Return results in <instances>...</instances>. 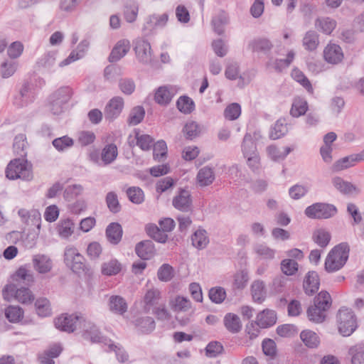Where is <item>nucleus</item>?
Instances as JSON below:
<instances>
[{
	"mask_svg": "<svg viewBox=\"0 0 364 364\" xmlns=\"http://www.w3.org/2000/svg\"><path fill=\"white\" fill-rule=\"evenodd\" d=\"M251 294L255 302L262 303L267 296L264 282L259 279L255 280L251 285Z\"/></svg>",
	"mask_w": 364,
	"mask_h": 364,
	"instance_id": "nucleus-25",
	"label": "nucleus"
},
{
	"mask_svg": "<svg viewBox=\"0 0 364 364\" xmlns=\"http://www.w3.org/2000/svg\"><path fill=\"white\" fill-rule=\"evenodd\" d=\"M332 183L334 187L343 194H351L356 191V187L351 183L344 181L341 177L333 178Z\"/></svg>",
	"mask_w": 364,
	"mask_h": 364,
	"instance_id": "nucleus-40",
	"label": "nucleus"
},
{
	"mask_svg": "<svg viewBox=\"0 0 364 364\" xmlns=\"http://www.w3.org/2000/svg\"><path fill=\"white\" fill-rule=\"evenodd\" d=\"M192 200L189 191L181 190L173 199V205L182 212H188L191 209Z\"/></svg>",
	"mask_w": 364,
	"mask_h": 364,
	"instance_id": "nucleus-16",
	"label": "nucleus"
},
{
	"mask_svg": "<svg viewBox=\"0 0 364 364\" xmlns=\"http://www.w3.org/2000/svg\"><path fill=\"white\" fill-rule=\"evenodd\" d=\"M336 21L329 17H320L315 21V27L322 33L329 35L335 29Z\"/></svg>",
	"mask_w": 364,
	"mask_h": 364,
	"instance_id": "nucleus-32",
	"label": "nucleus"
},
{
	"mask_svg": "<svg viewBox=\"0 0 364 364\" xmlns=\"http://www.w3.org/2000/svg\"><path fill=\"white\" fill-rule=\"evenodd\" d=\"M291 77L294 80H296L301 85H302L309 93H314V89L311 85V83L306 77V76L300 70L297 68L293 69L291 71Z\"/></svg>",
	"mask_w": 364,
	"mask_h": 364,
	"instance_id": "nucleus-45",
	"label": "nucleus"
},
{
	"mask_svg": "<svg viewBox=\"0 0 364 364\" xmlns=\"http://www.w3.org/2000/svg\"><path fill=\"white\" fill-rule=\"evenodd\" d=\"M336 317L338 332L343 336H349L356 330L358 327L356 317L351 309L346 307L341 308Z\"/></svg>",
	"mask_w": 364,
	"mask_h": 364,
	"instance_id": "nucleus-5",
	"label": "nucleus"
},
{
	"mask_svg": "<svg viewBox=\"0 0 364 364\" xmlns=\"http://www.w3.org/2000/svg\"><path fill=\"white\" fill-rule=\"evenodd\" d=\"M109 307L112 312L122 315L127 311V304L120 296H112L109 299Z\"/></svg>",
	"mask_w": 364,
	"mask_h": 364,
	"instance_id": "nucleus-35",
	"label": "nucleus"
},
{
	"mask_svg": "<svg viewBox=\"0 0 364 364\" xmlns=\"http://www.w3.org/2000/svg\"><path fill=\"white\" fill-rule=\"evenodd\" d=\"M323 57L327 63L336 65L343 60L344 54L340 46L329 43L323 50Z\"/></svg>",
	"mask_w": 364,
	"mask_h": 364,
	"instance_id": "nucleus-14",
	"label": "nucleus"
},
{
	"mask_svg": "<svg viewBox=\"0 0 364 364\" xmlns=\"http://www.w3.org/2000/svg\"><path fill=\"white\" fill-rule=\"evenodd\" d=\"M302 45L306 50H315L319 45V36L315 31H308L302 39Z\"/></svg>",
	"mask_w": 364,
	"mask_h": 364,
	"instance_id": "nucleus-33",
	"label": "nucleus"
},
{
	"mask_svg": "<svg viewBox=\"0 0 364 364\" xmlns=\"http://www.w3.org/2000/svg\"><path fill=\"white\" fill-rule=\"evenodd\" d=\"M27 145L26 137L24 134H18L16 136L14 141V152L21 156H26V148Z\"/></svg>",
	"mask_w": 364,
	"mask_h": 364,
	"instance_id": "nucleus-57",
	"label": "nucleus"
},
{
	"mask_svg": "<svg viewBox=\"0 0 364 364\" xmlns=\"http://www.w3.org/2000/svg\"><path fill=\"white\" fill-rule=\"evenodd\" d=\"M129 49L130 43L128 40L123 39L118 41L109 56V61L114 63L119 60L129 52Z\"/></svg>",
	"mask_w": 364,
	"mask_h": 364,
	"instance_id": "nucleus-19",
	"label": "nucleus"
},
{
	"mask_svg": "<svg viewBox=\"0 0 364 364\" xmlns=\"http://www.w3.org/2000/svg\"><path fill=\"white\" fill-rule=\"evenodd\" d=\"M36 312L41 317H46L50 315L49 301L47 299H38L35 303Z\"/></svg>",
	"mask_w": 364,
	"mask_h": 364,
	"instance_id": "nucleus-64",
	"label": "nucleus"
},
{
	"mask_svg": "<svg viewBox=\"0 0 364 364\" xmlns=\"http://www.w3.org/2000/svg\"><path fill=\"white\" fill-rule=\"evenodd\" d=\"M32 92L29 85L25 84L19 91V93L15 96L14 104L17 107H23L32 101Z\"/></svg>",
	"mask_w": 364,
	"mask_h": 364,
	"instance_id": "nucleus-29",
	"label": "nucleus"
},
{
	"mask_svg": "<svg viewBox=\"0 0 364 364\" xmlns=\"http://www.w3.org/2000/svg\"><path fill=\"white\" fill-rule=\"evenodd\" d=\"M124 99L122 97L116 96L112 97L107 104L104 109V114L106 119L113 121L122 113L124 108Z\"/></svg>",
	"mask_w": 364,
	"mask_h": 364,
	"instance_id": "nucleus-12",
	"label": "nucleus"
},
{
	"mask_svg": "<svg viewBox=\"0 0 364 364\" xmlns=\"http://www.w3.org/2000/svg\"><path fill=\"white\" fill-rule=\"evenodd\" d=\"M172 309L175 311H186L191 307V302L186 297L177 296L170 301Z\"/></svg>",
	"mask_w": 364,
	"mask_h": 364,
	"instance_id": "nucleus-42",
	"label": "nucleus"
},
{
	"mask_svg": "<svg viewBox=\"0 0 364 364\" xmlns=\"http://www.w3.org/2000/svg\"><path fill=\"white\" fill-rule=\"evenodd\" d=\"M122 233V228L118 223H112L106 228V237L113 245H117L121 241Z\"/></svg>",
	"mask_w": 364,
	"mask_h": 364,
	"instance_id": "nucleus-27",
	"label": "nucleus"
},
{
	"mask_svg": "<svg viewBox=\"0 0 364 364\" xmlns=\"http://www.w3.org/2000/svg\"><path fill=\"white\" fill-rule=\"evenodd\" d=\"M192 245L198 250L205 249L209 243V237L205 230L199 228L191 236Z\"/></svg>",
	"mask_w": 364,
	"mask_h": 364,
	"instance_id": "nucleus-28",
	"label": "nucleus"
},
{
	"mask_svg": "<svg viewBox=\"0 0 364 364\" xmlns=\"http://www.w3.org/2000/svg\"><path fill=\"white\" fill-rule=\"evenodd\" d=\"M312 239L321 247H326L330 242L331 235L327 231L320 229L314 232Z\"/></svg>",
	"mask_w": 364,
	"mask_h": 364,
	"instance_id": "nucleus-56",
	"label": "nucleus"
},
{
	"mask_svg": "<svg viewBox=\"0 0 364 364\" xmlns=\"http://www.w3.org/2000/svg\"><path fill=\"white\" fill-rule=\"evenodd\" d=\"M288 132L287 123L284 118L279 119L274 127L271 129L269 137L273 139H278L284 136Z\"/></svg>",
	"mask_w": 364,
	"mask_h": 364,
	"instance_id": "nucleus-37",
	"label": "nucleus"
},
{
	"mask_svg": "<svg viewBox=\"0 0 364 364\" xmlns=\"http://www.w3.org/2000/svg\"><path fill=\"white\" fill-rule=\"evenodd\" d=\"M80 328L82 329L81 336L85 340L89 341L92 343H105L107 344V339L102 336L100 329L92 322L87 321L84 318Z\"/></svg>",
	"mask_w": 364,
	"mask_h": 364,
	"instance_id": "nucleus-10",
	"label": "nucleus"
},
{
	"mask_svg": "<svg viewBox=\"0 0 364 364\" xmlns=\"http://www.w3.org/2000/svg\"><path fill=\"white\" fill-rule=\"evenodd\" d=\"M5 316L11 323L18 322L23 316V310L15 306H9L5 309Z\"/></svg>",
	"mask_w": 364,
	"mask_h": 364,
	"instance_id": "nucleus-50",
	"label": "nucleus"
},
{
	"mask_svg": "<svg viewBox=\"0 0 364 364\" xmlns=\"http://www.w3.org/2000/svg\"><path fill=\"white\" fill-rule=\"evenodd\" d=\"M129 200L135 204H141L144 200V191L139 187L133 186L127 190Z\"/></svg>",
	"mask_w": 364,
	"mask_h": 364,
	"instance_id": "nucleus-58",
	"label": "nucleus"
},
{
	"mask_svg": "<svg viewBox=\"0 0 364 364\" xmlns=\"http://www.w3.org/2000/svg\"><path fill=\"white\" fill-rule=\"evenodd\" d=\"M228 23L227 14L224 11L219 12L212 19V25L215 33L221 35L223 33V26Z\"/></svg>",
	"mask_w": 364,
	"mask_h": 364,
	"instance_id": "nucleus-54",
	"label": "nucleus"
},
{
	"mask_svg": "<svg viewBox=\"0 0 364 364\" xmlns=\"http://www.w3.org/2000/svg\"><path fill=\"white\" fill-rule=\"evenodd\" d=\"M255 252L263 259H273L276 250L265 244H257L254 247Z\"/></svg>",
	"mask_w": 364,
	"mask_h": 364,
	"instance_id": "nucleus-47",
	"label": "nucleus"
},
{
	"mask_svg": "<svg viewBox=\"0 0 364 364\" xmlns=\"http://www.w3.org/2000/svg\"><path fill=\"white\" fill-rule=\"evenodd\" d=\"M82 321H84V316L81 314H65L55 318L54 323L56 328L62 331L72 333L77 328L81 327Z\"/></svg>",
	"mask_w": 364,
	"mask_h": 364,
	"instance_id": "nucleus-7",
	"label": "nucleus"
},
{
	"mask_svg": "<svg viewBox=\"0 0 364 364\" xmlns=\"http://www.w3.org/2000/svg\"><path fill=\"white\" fill-rule=\"evenodd\" d=\"M146 230L151 237L159 242L164 243L167 240L168 235L166 232L156 225H148L146 228Z\"/></svg>",
	"mask_w": 364,
	"mask_h": 364,
	"instance_id": "nucleus-39",
	"label": "nucleus"
},
{
	"mask_svg": "<svg viewBox=\"0 0 364 364\" xmlns=\"http://www.w3.org/2000/svg\"><path fill=\"white\" fill-rule=\"evenodd\" d=\"M90 46L89 41L87 40L82 41L77 46L76 50H73L69 56L59 63L60 67H64L73 62H75L83 57L85 53Z\"/></svg>",
	"mask_w": 364,
	"mask_h": 364,
	"instance_id": "nucleus-17",
	"label": "nucleus"
},
{
	"mask_svg": "<svg viewBox=\"0 0 364 364\" xmlns=\"http://www.w3.org/2000/svg\"><path fill=\"white\" fill-rule=\"evenodd\" d=\"M331 306V298L328 292L321 291L314 298V305L310 306L306 311L309 321L321 323L326 319V311Z\"/></svg>",
	"mask_w": 364,
	"mask_h": 364,
	"instance_id": "nucleus-1",
	"label": "nucleus"
},
{
	"mask_svg": "<svg viewBox=\"0 0 364 364\" xmlns=\"http://www.w3.org/2000/svg\"><path fill=\"white\" fill-rule=\"evenodd\" d=\"M173 97L172 93L166 87H160L155 93L154 99L161 105L168 104Z\"/></svg>",
	"mask_w": 364,
	"mask_h": 364,
	"instance_id": "nucleus-48",
	"label": "nucleus"
},
{
	"mask_svg": "<svg viewBox=\"0 0 364 364\" xmlns=\"http://www.w3.org/2000/svg\"><path fill=\"white\" fill-rule=\"evenodd\" d=\"M84 257L79 252L77 249L73 246H68L64 251V262L71 270L76 273L80 274L85 271Z\"/></svg>",
	"mask_w": 364,
	"mask_h": 364,
	"instance_id": "nucleus-6",
	"label": "nucleus"
},
{
	"mask_svg": "<svg viewBox=\"0 0 364 364\" xmlns=\"http://www.w3.org/2000/svg\"><path fill=\"white\" fill-rule=\"evenodd\" d=\"M118 156V149L116 144L110 143L104 146L101 151V161L103 166L112 164Z\"/></svg>",
	"mask_w": 364,
	"mask_h": 364,
	"instance_id": "nucleus-23",
	"label": "nucleus"
},
{
	"mask_svg": "<svg viewBox=\"0 0 364 364\" xmlns=\"http://www.w3.org/2000/svg\"><path fill=\"white\" fill-rule=\"evenodd\" d=\"M350 247L348 243L342 242L335 246L328 254L325 260V269L333 272L341 269L349 257Z\"/></svg>",
	"mask_w": 364,
	"mask_h": 364,
	"instance_id": "nucleus-2",
	"label": "nucleus"
},
{
	"mask_svg": "<svg viewBox=\"0 0 364 364\" xmlns=\"http://www.w3.org/2000/svg\"><path fill=\"white\" fill-rule=\"evenodd\" d=\"M273 47L272 42L266 38H256L249 41L247 48L252 52L267 53Z\"/></svg>",
	"mask_w": 364,
	"mask_h": 364,
	"instance_id": "nucleus-22",
	"label": "nucleus"
},
{
	"mask_svg": "<svg viewBox=\"0 0 364 364\" xmlns=\"http://www.w3.org/2000/svg\"><path fill=\"white\" fill-rule=\"evenodd\" d=\"M301 339L309 348H316L320 343L318 335L309 330L303 331L300 334Z\"/></svg>",
	"mask_w": 364,
	"mask_h": 364,
	"instance_id": "nucleus-46",
	"label": "nucleus"
},
{
	"mask_svg": "<svg viewBox=\"0 0 364 364\" xmlns=\"http://www.w3.org/2000/svg\"><path fill=\"white\" fill-rule=\"evenodd\" d=\"M4 299L9 301L11 297L14 296L19 302L22 304H29L34 299L31 291L26 287L16 289L15 284H7L3 289Z\"/></svg>",
	"mask_w": 364,
	"mask_h": 364,
	"instance_id": "nucleus-9",
	"label": "nucleus"
},
{
	"mask_svg": "<svg viewBox=\"0 0 364 364\" xmlns=\"http://www.w3.org/2000/svg\"><path fill=\"white\" fill-rule=\"evenodd\" d=\"M215 178L213 169L209 166L201 168L197 174L196 180L198 185L201 187L210 186Z\"/></svg>",
	"mask_w": 364,
	"mask_h": 364,
	"instance_id": "nucleus-24",
	"label": "nucleus"
},
{
	"mask_svg": "<svg viewBox=\"0 0 364 364\" xmlns=\"http://www.w3.org/2000/svg\"><path fill=\"white\" fill-rule=\"evenodd\" d=\"M225 328L231 333H238L242 328L240 318L236 314L228 313L224 317Z\"/></svg>",
	"mask_w": 364,
	"mask_h": 364,
	"instance_id": "nucleus-36",
	"label": "nucleus"
},
{
	"mask_svg": "<svg viewBox=\"0 0 364 364\" xmlns=\"http://www.w3.org/2000/svg\"><path fill=\"white\" fill-rule=\"evenodd\" d=\"M139 12V5L136 2L126 4L124 9V17L129 23L136 21Z\"/></svg>",
	"mask_w": 364,
	"mask_h": 364,
	"instance_id": "nucleus-55",
	"label": "nucleus"
},
{
	"mask_svg": "<svg viewBox=\"0 0 364 364\" xmlns=\"http://www.w3.org/2000/svg\"><path fill=\"white\" fill-rule=\"evenodd\" d=\"M241 147L244 156L257 153L255 143L250 134L245 135Z\"/></svg>",
	"mask_w": 364,
	"mask_h": 364,
	"instance_id": "nucleus-59",
	"label": "nucleus"
},
{
	"mask_svg": "<svg viewBox=\"0 0 364 364\" xmlns=\"http://www.w3.org/2000/svg\"><path fill=\"white\" fill-rule=\"evenodd\" d=\"M183 132L186 139H193L200 134V128L197 122L189 121L184 125Z\"/></svg>",
	"mask_w": 364,
	"mask_h": 364,
	"instance_id": "nucleus-51",
	"label": "nucleus"
},
{
	"mask_svg": "<svg viewBox=\"0 0 364 364\" xmlns=\"http://www.w3.org/2000/svg\"><path fill=\"white\" fill-rule=\"evenodd\" d=\"M134 51L139 63L148 65L152 61V51L150 43L143 38H138L134 42Z\"/></svg>",
	"mask_w": 364,
	"mask_h": 364,
	"instance_id": "nucleus-11",
	"label": "nucleus"
},
{
	"mask_svg": "<svg viewBox=\"0 0 364 364\" xmlns=\"http://www.w3.org/2000/svg\"><path fill=\"white\" fill-rule=\"evenodd\" d=\"M75 225L69 218L60 220L57 226V231L61 238L67 239L71 236L75 230Z\"/></svg>",
	"mask_w": 364,
	"mask_h": 364,
	"instance_id": "nucleus-34",
	"label": "nucleus"
},
{
	"mask_svg": "<svg viewBox=\"0 0 364 364\" xmlns=\"http://www.w3.org/2000/svg\"><path fill=\"white\" fill-rule=\"evenodd\" d=\"M145 110L144 107L141 106H136L131 110L127 122L129 125H137L143 120Z\"/></svg>",
	"mask_w": 364,
	"mask_h": 364,
	"instance_id": "nucleus-52",
	"label": "nucleus"
},
{
	"mask_svg": "<svg viewBox=\"0 0 364 364\" xmlns=\"http://www.w3.org/2000/svg\"><path fill=\"white\" fill-rule=\"evenodd\" d=\"M17 67V62L12 60L4 61L1 65L0 74L4 78H8L14 74Z\"/></svg>",
	"mask_w": 364,
	"mask_h": 364,
	"instance_id": "nucleus-63",
	"label": "nucleus"
},
{
	"mask_svg": "<svg viewBox=\"0 0 364 364\" xmlns=\"http://www.w3.org/2000/svg\"><path fill=\"white\" fill-rule=\"evenodd\" d=\"M18 215L21 222L28 226H35L39 230L41 228V215L38 210L32 209L26 210L21 208L18 210Z\"/></svg>",
	"mask_w": 364,
	"mask_h": 364,
	"instance_id": "nucleus-13",
	"label": "nucleus"
},
{
	"mask_svg": "<svg viewBox=\"0 0 364 364\" xmlns=\"http://www.w3.org/2000/svg\"><path fill=\"white\" fill-rule=\"evenodd\" d=\"M135 326L143 333H149L155 329V321L150 316H144L135 320Z\"/></svg>",
	"mask_w": 364,
	"mask_h": 364,
	"instance_id": "nucleus-38",
	"label": "nucleus"
},
{
	"mask_svg": "<svg viewBox=\"0 0 364 364\" xmlns=\"http://www.w3.org/2000/svg\"><path fill=\"white\" fill-rule=\"evenodd\" d=\"M105 201L108 209L112 213H117L121 210L122 207L119 202L117 194L115 192H108Z\"/></svg>",
	"mask_w": 364,
	"mask_h": 364,
	"instance_id": "nucleus-53",
	"label": "nucleus"
},
{
	"mask_svg": "<svg viewBox=\"0 0 364 364\" xmlns=\"http://www.w3.org/2000/svg\"><path fill=\"white\" fill-rule=\"evenodd\" d=\"M291 151L292 149L289 146L284 147L282 149L275 145H270L267 147L269 157L274 161L284 160Z\"/></svg>",
	"mask_w": 364,
	"mask_h": 364,
	"instance_id": "nucleus-31",
	"label": "nucleus"
},
{
	"mask_svg": "<svg viewBox=\"0 0 364 364\" xmlns=\"http://www.w3.org/2000/svg\"><path fill=\"white\" fill-rule=\"evenodd\" d=\"M294 52L291 50L287 53L285 59H276L271 65L276 71L281 72L283 69L289 66L294 58Z\"/></svg>",
	"mask_w": 364,
	"mask_h": 364,
	"instance_id": "nucleus-61",
	"label": "nucleus"
},
{
	"mask_svg": "<svg viewBox=\"0 0 364 364\" xmlns=\"http://www.w3.org/2000/svg\"><path fill=\"white\" fill-rule=\"evenodd\" d=\"M359 161L360 160L358 154H351L336 161L333 165V170L334 171H340L355 166Z\"/></svg>",
	"mask_w": 364,
	"mask_h": 364,
	"instance_id": "nucleus-30",
	"label": "nucleus"
},
{
	"mask_svg": "<svg viewBox=\"0 0 364 364\" xmlns=\"http://www.w3.org/2000/svg\"><path fill=\"white\" fill-rule=\"evenodd\" d=\"M352 364H364V345L357 344L350 348Z\"/></svg>",
	"mask_w": 364,
	"mask_h": 364,
	"instance_id": "nucleus-43",
	"label": "nucleus"
},
{
	"mask_svg": "<svg viewBox=\"0 0 364 364\" xmlns=\"http://www.w3.org/2000/svg\"><path fill=\"white\" fill-rule=\"evenodd\" d=\"M176 106L180 112L184 114H189L194 109L195 104L189 97L181 96L178 99Z\"/></svg>",
	"mask_w": 364,
	"mask_h": 364,
	"instance_id": "nucleus-49",
	"label": "nucleus"
},
{
	"mask_svg": "<svg viewBox=\"0 0 364 364\" xmlns=\"http://www.w3.org/2000/svg\"><path fill=\"white\" fill-rule=\"evenodd\" d=\"M122 269V264L118 260L112 259L102 264V273L104 275L112 276L117 274Z\"/></svg>",
	"mask_w": 364,
	"mask_h": 364,
	"instance_id": "nucleus-44",
	"label": "nucleus"
},
{
	"mask_svg": "<svg viewBox=\"0 0 364 364\" xmlns=\"http://www.w3.org/2000/svg\"><path fill=\"white\" fill-rule=\"evenodd\" d=\"M6 176L10 180L29 181L33 178L32 166L24 159L11 160L6 168Z\"/></svg>",
	"mask_w": 364,
	"mask_h": 364,
	"instance_id": "nucleus-3",
	"label": "nucleus"
},
{
	"mask_svg": "<svg viewBox=\"0 0 364 364\" xmlns=\"http://www.w3.org/2000/svg\"><path fill=\"white\" fill-rule=\"evenodd\" d=\"M277 322V314L274 310L264 309L257 316V323L259 328H266L274 325Z\"/></svg>",
	"mask_w": 364,
	"mask_h": 364,
	"instance_id": "nucleus-18",
	"label": "nucleus"
},
{
	"mask_svg": "<svg viewBox=\"0 0 364 364\" xmlns=\"http://www.w3.org/2000/svg\"><path fill=\"white\" fill-rule=\"evenodd\" d=\"M32 262L35 270L40 274L50 272L53 268V261L47 255H35L33 256Z\"/></svg>",
	"mask_w": 364,
	"mask_h": 364,
	"instance_id": "nucleus-15",
	"label": "nucleus"
},
{
	"mask_svg": "<svg viewBox=\"0 0 364 364\" xmlns=\"http://www.w3.org/2000/svg\"><path fill=\"white\" fill-rule=\"evenodd\" d=\"M307 109V102L302 98L298 97L294 99L293 102L290 114L294 117H299L304 115L306 112Z\"/></svg>",
	"mask_w": 364,
	"mask_h": 364,
	"instance_id": "nucleus-41",
	"label": "nucleus"
},
{
	"mask_svg": "<svg viewBox=\"0 0 364 364\" xmlns=\"http://www.w3.org/2000/svg\"><path fill=\"white\" fill-rule=\"evenodd\" d=\"M52 144L58 151H64L73 146L74 141L68 136H63L55 139Z\"/></svg>",
	"mask_w": 364,
	"mask_h": 364,
	"instance_id": "nucleus-60",
	"label": "nucleus"
},
{
	"mask_svg": "<svg viewBox=\"0 0 364 364\" xmlns=\"http://www.w3.org/2000/svg\"><path fill=\"white\" fill-rule=\"evenodd\" d=\"M337 213L336 208L331 204L316 203L305 210L306 216L311 218L327 219L334 216Z\"/></svg>",
	"mask_w": 364,
	"mask_h": 364,
	"instance_id": "nucleus-8",
	"label": "nucleus"
},
{
	"mask_svg": "<svg viewBox=\"0 0 364 364\" xmlns=\"http://www.w3.org/2000/svg\"><path fill=\"white\" fill-rule=\"evenodd\" d=\"M320 282L318 275L316 272H309L304 281V289L307 295H313L319 288Z\"/></svg>",
	"mask_w": 364,
	"mask_h": 364,
	"instance_id": "nucleus-20",
	"label": "nucleus"
},
{
	"mask_svg": "<svg viewBox=\"0 0 364 364\" xmlns=\"http://www.w3.org/2000/svg\"><path fill=\"white\" fill-rule=\"evenodd\" d=\"M298 263L291 259H284L281 262V269L287 276H291L298 271Z\"/></svg>",
	"mask_w": 364,
	"mask_h": 364,
	"instance_id": "nucleus-62",
	"label": "nucleus"
},
{
	"mask_svg": "<svg viewBox=\"0 0 364 364\" xmlns=\"http://www.w3.org/2000/svg\"><path fill=\"white\" fill-rule=\"evenodd\" d=\"M161 298V292L158 289H149L144 296V311L149 312L152 307L159 304Z\"/></svg>",
	"mask_w": 364,
	"mask_h": 364,
	"instance_id": "nucleus-26",
	"label": "nucleus"
},
{
	"mask_svg": "<svg viewBox=\"0 0 364 364\" xmlns=\"http://www.w3.org/2000/svg\"><path fill=\"white\" fill-rule=\"evenodd\" d=\"M135 251L141 259L146 260L154 257L156 250L152 241L144 240L136 245Z\"/></svg>",
	"mask_w": 364,
	"mask_h": 364,
	"instance_id": "nucleus-21",
	"label": "nucleus"
},
{
	"mask_svg": "<svg viewBox=\"0 0 364 364\" xmlns=\"http://www.w3.org/2000/svg\"><path fill=\"white\" fill-rule=\"evenodd\" d=\"M73 95L72 89L63 86L54 91L49 97V109L53 114H60L68 107V102Z\"/></svg>",
	"mask_w": 364,
	"mask_h": 364,
	"instance_id": "nucleus-4",
	"label": "nucleus"
}]
</instances>
